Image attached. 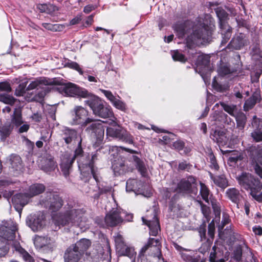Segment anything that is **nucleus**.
Instances as JSON below:
<instances>
[{"instance_id": "32", "label": "nucleus", "mask_w": 262, "mask_h": 262, "mask_svg": "<svg viewBox=\"0 0 262 262\" xmlns=\"http://www.w3.org/2000/svg\"><path fill=\"white\" fill-rule=\"evenodd\" d=\"M226 195L232 202L236 205L237 208H239L238 203L241 200L242 195L237 189L235 188L228 189L226 190Z\"/></svg>"}, {"instance_id": "9", "label": "nucleus", "mask_w": 262, "mask_h": 262, "mask_svg": "<svg viewBox=\"0 0 262 262\" xmlns=\"http://www.w3.org/2000/svg\"><path fill=\"white\" fill-rule=\"evenodd\" d=\"M85 102L92 110L96 116L106 118L113 115L111 107L104 105L103 102L96 96H91Z\"/></svg>"}, {"instance_id": "61", "label": "nucleus", "mask_w": 262, "mask_h": 262, "mask_svg": "<svg viewBox=\"0 0 262 262\" xmlns=\"http://www.w3.org/2000/svg\"><path fill=\"white\" fill-rule=\"evenodd\" d=\"M212 207L216 216H220L221 209L220 204L215 200H211Z\"/></svg>"}, {"instance_id": "18", "label": "nucleus", "mask_w": 262, "mask_h": 262, "mask_svg": "<svg viewBox=\"0 0 262 262\" xmlns=\"http://www.w3.org/2000/svg\"><path fill=\"white\" fill-rule=\"evenodd\" d=\"M44 219L43 213L38 211L27 216L26 224L33 231H37L42 228Z\"/></svg>"}, {"instance_id": "10", "label": "nucleus", "mask_w": 262, "mask_h": 262, "mask_svg": "<svg viewBox=\"0 0 262 262\" xmlns=\"http://www.w3.org/2000/svg\"><path fill=\"white\" fill-rule=\"evenodd\" d=\"M39 204L44 208H49L52 212H55L62 206L63 201L56 193L47 191L41 196Z\"/></svg>"}, {"instance_id": "2", "label": "nucleus", "mask_w": 262, "mask_h": 262, "mask_svg": "<svg viewBox=\"0 0 262 262\" xmlns=\"http://www.w3.org/2000/svg\"><path fill=\"white\" fill-rule=\"evenodd\" d=\"M214 27L213 19L207 15L203 23L200 20L193 26L192 34L186 38L187 46L190 47L192 44L200 45L209 42Z\"/></svg>"}, {"instance_id": "59", "label": "nucleus", "mask_w": 262, "mask_h": 262, "mask_svg": "<svg viewBox=\"0 0 262 262\" xmlns=\"http://www.w3.org/2000/svg\"><path fill=\"white\" fill-rule=\"evenodd\" d=\"M27 84L26 83H20L16 89L15 94L17 96H21L24 95L27 91H28L26 88Z\"/></svg>"}, {"instance_id": "56", "label": "nucleus", "mask_w": 262, "mask_h": 262, "mask_svg": "<svg viewBox=\"0 0 262 262\" xmlns=\"http://www.w3.org/2000/svg\"><path fill=\"white\" fill-rule=\"evenodd\" d=\"M171 56L174 61L185 62L186 60L184 55L181 53L178 50L173 51L171 53Z\"/></svg>"}, {"instance_id": "1", "label": "nucleus", "mask_w": 262, "mask_h": 262, "mask_svg": "<svg viewBox=\"0 0 262 262\" xmlns=\"http://www.w3.org/2000/svg\"><path fill=\"white\" fill-rule=\"evenodd\" d=\"M96 154L92 156L91 161L88 164L78 163V167L81 172V179L84 182H87L93 176L97 183V190H90L87 191L91 194V196L94 199H98L99 196L104 193L111 191V187L107 186L106 183L101 181L99 171L97 167L94 165V162L96 159Z\"/></svg>"}, {"instance_id": "45", "label": "nucleus", "mask_w": 262, "mask_h": 262, "mask_svg": "<svg viewBox=\"0 0 262 262\" xmlns=\"http://www.w3.org/2000/svg\"><path fill=\"white\" fill-rule=\"evenodd\" d=\"M212 85L213 88L219 92H226L230 88L228 83L226 82L223 84L219 83L216 80V77H214L213 79Z\"/></svg>"}, {"instance_id": "28", "label": "nucleus", "mask_w": 262, "mask_h": 262, "mask_svg": "<svg viewBox=\"0 0 262 262\" xmlns=\"http://www.w3.org/2000/svg\"><path fill=\"white\" fill-rule=\"evenodd\" d=\"M232 95L236 99L242 100L244 96L249 95V87L243 83H238L233 88Z\"/></svg>"}, {"instance_id": "35", "label": "nucleus", "mask_w": 262, "mask_h": 262, "mask_svg": "<svg viewBox=\"0 0 262 262\" xmlns=\"http://www.w3.org/2000/svg\"><path fill=\"white\" fill-rule=\"evenodd\" d=\"M45 188L44 185L39 183H35L31 185L29 187L28 192L26 193V194L30 199V198L42 193L45 190Z\"/></svg>"}, {"instance_id": "48", "label": "nucleus", "mask_w": 262, "mask_h": 262, "mask_svg": "<svg viewBox=\"0 0 262 262\" xmlns=\"http://www.w3.org/2000/svg\"><path fill=\"white\" fill-rule=\"evenodd\" d=\"M42 26L46 30L53 31H61L64 28V26L61 24H52L51 23H42Z\"/></svg>"}, {"instance_id": "37", "label": "nucleus", "mask_w": 262, "mask_h": 262, "mask_svg": "<svg viewBox=\"0 0 262 262\" xmlns=\"http://www.w3.org/2000/svg\"><path fill=\"white\" fill-rule=\"evenodd\" d=\"M212 251L209 256L210 262H225V257L223 251L217 250L215 246L213 247Z\"/></svg>"}, {"instance_id": "22", "label": "nucleus", "mask_w": 262, "mask_h": 262, "mask_svg": "<svg viewBox=\"0 0 262 262\" xmlns=\"http://www.w3.org/2000/svg\"><path fill=\"white\" fill-rule=\"evenodd\" d=\"M9 169L14 175L22 172L24 164L20 157L16 154H11L9 157Z\"/></svg>"}, {"instance_id": "54", "label": "nucleus", "mask_w": 262, "mask_h": 262, "mask_svg": "<svg viewBox=\"0 0 262 262\" xmlns=\"http://www.w3.org/2000/svg\"><path fill=\"white\" fill-rule=\"evenodd\" d=\"M0 101L6 104L13 105L15 101V99L12 96L6 94H0Z\"/></svg>"}, {"instance_id": "23", "label": "nucleus", "mask_w": 262, "mask_h": 262, "mask_svg": "<svg viewBox=\"0 0 262 262\" xmlns=\"http://www.w3.org/2000/svg\"><path fill=\"white\" fill-rule=\"evenodd\" d=\"M29 198L26 193H17L12 198V203L15 210L20 213L23 207L29 202Z\"/></svg>"}, {"instance_id": "52", "label": "nucleus", "mask_w": 262, "mask_h": 262, "mask_svg": "<svg viewBox=\"0 0 262 262\" xmlns=\"http://www.w3.org/2000/svg\"><path fill=\"white\" fill-rule=\"evenodd\" d=\"M13 129L11 124H6L0 128V133L3 138L9 136Z\"/></svg>"}, {"instance_id": "31", "label": "nucleus", "mask_w": 262, "mask_h": 262, "mask_svg": "<svg viewBox=\"0 0 262 262\" xmlns=\"http://www.w3.org/2000/svg\"><path fill=\"white\" fill-rule=\"evenodd\" d=\"M56 163L54 160L53 158L49 157L44 159L41 165V169L45 172L50 173L57 168Z\"/></svg>"}, {"instance_id": "57", "label": "nucleus", "mask_w": 262, "mask_h": 262, "mask_svg": "<svg viewBox=\"0 0 262 262\" xmlns=\"http://www.w3.org/2000/svg\"><path fill=\"white\" fill-rule=\"evenodd\" d=\"M251 137L256 142L262 141V128L255 129L251 133Z\"/></svg>"}, {"instance_id": "12", "label": "nucleus", "mask_w": 262, "mask_h": 262, "mask_svg": "<svg viewBox=\"0 0 262 262\" xmlns=\"http://www.w3.org/2000/svg\"><path fill=\"white\" fill-rule=\"evenodd\" d=\"M115 242L117 252L119 256L128 257L131 262H134L136 258V252L133 247L126 245L123 241L122 236L118 234L115 237Z\"/></svg>"}, {"instance_id": "62", "label": "nucleus", "mask_w": 262, "mask_h": 262, "mask_svg": "<svg viewBox=\"0 0 262 262\" xmlns=\"http://www.w3.org/2000/svg\"><path fill=\"white\" fill-rule=\"evenodd\" d=\"M100 91L103 94V95L107 98V99L112 103V104L114 102V101L117 98L116 96H114L113 93L108 90H105L103 89H100Z\"/></svg>"}, {"instance_id": "25", "label": "nucleus", "mask_w": 262, "mask_h": 262, "mask_svg": "<svg viewBox=\"0 0 262 262\" xmlns=\"http://www.w3.org/2000/svg\"><path fill=\"white\" fill-rule=\"evenodd\" d=\"M82 254L73 245L69 247L65 252L64 259L65 262H78Z\"/></svg>"}, {"instance_id": "58", "label": "nucleus", "mask_w": 262, "mask_h": 262, "mask_svg": "<svg viewBox=\"0 0 262 262\" xmlns=\"http://www.w3.org/2000/svg\"><path fill=\"white\" fill-rule=\"evenodd\" d=\"M236 121L237 123V127L239 130H243L245 127L246 122V118L245 116L241 115L236 117Z\"/></svg>"}, {"instance_id": "26", "label": "nucleus", "mask_w": 262, "mask_h": 262, "mask_svg": "<svg viewBox=\"0 0 262 262\" xmlns=\"http://www.w3.org/2000/svg\"><path fill=\"white\" fill-rule=\"evenodd\" d=\"M225 154H228V163L230 166L235 165L238 161L243 160L244 159V154L241 151L238 150H222Z\"/></svg>"}, {"instance_id": "5", "label": "nucleus", "mask_w": 262, "mask_h": 262, "mask_svg": "<svg viewBox=\"0 0 262 262\" xmlns=\"http://www.w3.org/2000/svg\"><path fill=\"white\" fill-rule=\"evenodd\" d=\"M125 150L130 153L135 151L122 146H113L110 148V158L112 162V168L116 176L124 173L128 170L125 158L120 155L121 150Z\"/></svg>"}, {"instance_id": "60", "label": "nucleus", "mask_w": 262, "mask_h": 262, "mask_svg": "<svg viewBox=\"0 0 262 262\" xmlns=\"http://www.w3.org/2000/svg\"><path fill=\"white\" fill-rule=\"evenodd\" d=\"M192 168V165L185 161H182L179 164V170H185L188 172L191 171Z\"/></svg>"}, {"instance_id": "53", "label": "nucleus", "mask_w": 262, "mask_h": 262, "mask_svg": "<svg viewBox=\"0 0 262 262\" xmlns=\"http://www.w3.org/2000/svg\"><path fill=\"white\" fill-rule=\"evenodd\" d=\"M112 104L115 107L121 111L125 112L127 109L126 103L120 100V97L119 96H117Z\"/></svg>"}, {"instance_id": "20", "label": "nucleus", "mask_w": 262, "mask_h": 262, "mask_svg": "<svg viewBox=\"0 0 262 262\" xmlns=\"http://www.w3.org/2000/svg\"><path fill=\"white\" fill-rule=\"evenodd\" d=\"M160 243L159 239L149 238L147 243L141 250V253L144 254L149 250L148 254L154 256H159L160 254Z\"/></svg>"}, {"instance_id": "33", "label": "nucleus", "mask_w": 262, "mask_h": 262, "mask_svg": "<svg viewBox=\"0 0 262 262\" xmlns=\"http://www.w3.org/2000/svg\"><path fill=\"white\" fill-rule=\"evenodd\" d=\"M261 99L260 94L259 92H255L252 95L246 100L244 105V110L245 111H248L252 108L256 103L260 101Z\"/></svg>"}, {"instance_id": "49", "label": "nucleus", "mask_w": 262, "mask_h": 262, "mask_svg": "<svg viewBox=\"0 0 262 262\" xmlns=\"http://www.w3.org/2000/svg\"><path fill=\"white\" fill-rule=\"evenodd\" d=\"M221 105L225 112H227L230 115L235 117L236 111V105L226 104L224 102H221Z\"/></svg>"}, {"instance_id": "38", "label": "nucleus", "mask_w": 262, "mask_h": 262, "mask_svg": "<svg viewBox=\"0 0 262 262\" xmlns=\"http://www.w3.org/2000/svg\"><path fill=\"white\" fill-rule=\"evenodd\" d=\"M50 84V82L48 80L43 78L39 79H36L33 81H32L27 88V89L32 90L34 89H44V86H46Z\"/></svg>"}, {"instance_id": "7", "label": "nucleus", "mask_w": 262, "mask_h": 262, "mask_svg": "<svg viewBox=\"0 0 262 262\" xmlns=\"http://www.w3.org/2000/svg\"><path fill=\"white\" fill-rule=\"evenodd\" d=\"M133 219V214L127 213L125 211L119 209L113 208L108 213L106 214L104 222L105 225L102 223H98L101 227L106 226L114 227L122 223L123 221L130 222Z\"/></svg>"}, {"instance_id": "21", "label": "nucleus", "mask_w": 262, "mask_h": 262, "mask_svg": "<svg viewBox=\"0 0 262 262\" xmlns=\"http://www.w3.org/2000/svg\"><path fill=\"white\" fill-rule=\"evenodd\" d=\"M142 221L149 228V234L152 236H157L159 231L160 230V224L156 213L152 212V219H149L148 216L142 217Z\"/></svg>"}, {"instance_id": "6", "label": "nucleus", "mask_w": 262, "mask_h": 262, "mask_svg": "<svg viewBox=\"0 0 262 262\" xmlns=\"http://www.w3.org/2000/svg\"><path fill=\"white\" fill-rule=\"evenodd\" d=\"M17 230L16 223L12 221H7L0 226V257L7 253V242L14 238Z\"/></svg>"}, {"instance_id": "3", "label": "nucleus", "mask_w": 262, "mask_h": 262, "mask_svg": "<svg viewBox=\"0 0 262 262\" xmlns=\"http://www.w3.org/2000/svg\"><path fill=\"white\" fill-rule=\"evenodd\" d=\"M64 211L53 216L55 224L59 228L67 226L80 227L85 212L83 209L72 203H68L64 207Z\"/></svg>"}, {"instance_id": "4", "label": "nucleus", "mask_w": 262, "mask_h": 262, "mask_svg": "<svg viewBox=\"0 0 262 262\" xmlns=\"http://www.w3.org/2000/svg\"><path fill=\"white\" fill-rule=\"evenodd\" d=\"M238 183L243 188L250 190V194L258 202L262 201V183L250 173L243 172L237 177Z\"/></svg>"}, {"instance_id": "34", "label": "nucleus", "mask_w": 262, "mask_h": 262, "mask_svg": "<svg viewBox=\"0 0 262 262\" xmlns=\"http://www.w3.org/2000/svg\"><path fill=\"white\" fill-rule=\"evenodd\" d=\"M209 175L214 184L221 188L224 189L228 186V181L224 175L214 176L210 172H209Z\"/></svg>"}, {"instance_id": "41", "label": "nucleus", "mask_w": 262, "mask_h": 262, "mask_svg": "<svg viewBox=\"0 0 262 262\" xmlns=\"http://www.w3.org/2000/svg\"><path fill=\"white\" fill-rule=\"evenodd\" d=\"M217 72L221 77V80H222V77L225 76H227L228 78H231L232 76H234V71L231 70L227 64H222L219 68Z\"/></svg>"}, {"instance_id": "36", "label": "nucleus", "mask_w": 262, "mask_h": 262, "mask_svg": "<svg viewBox=\"0 0 262 262\" xmlns=\"http://www.w3.org/2000/svg\"><path fill=\"white\" fill-rule=\"evenodd\" d=\"M91 242L86 238H82L73 246L82 255L91 246Z\"/></svg>"}, {"instance_id": "43", "label": "nucleus", "mask_w": 262, "mask_h": 262, "mask_svg": "<svg viewBox=\"0 0 262 262\" xmlns=\"http://www.w3.org/2000/svg\"><path fill=\"white\" fill-rule=\"evenodd\" d=\"M132 160L138 171L142 176L146 172V168L144 162L136 156H132Z\"/></svg>"}, {"instance_id": "40", "label": "nucleus", "mask_w": 262, "mask_h": 262, "mask_svg": "<svg viewBox=\"0 0 262 262\" xmlns=\"http://www.w3.org/2000/svg\"><path fill=\"white\" fill-rule=\"evenodd\" d=\"M200 194L202 199L207 203L209 204V201L212 200L211 197L212 194L209 188L204 183L200 182Z\"/></svg>"}, {"instance_id": "15", "label": "nucleus", "mask_w": 262, "mask_h": 262, "mask_svg": "<svg viewBox=\"0 0 262 262\" xmlns=\"http://www.w3.org/2000/svg\"><path fill=\"white\" fill-rule=\"evenodd\" d=\"M86 130L90 134L92 140L95 141V145L99 146L102 143L104 135V128L102 123L95 122Z\"/></svg>"}, {"instance_id": "27", "label": "nucleus", "mask_w": 262, "mask_h": 262, "mask_svg": "<svg viewBox=\"0 0 262 262\" xmlns=\"http://www.w3.org/2000/svg\"><path fill=\"white\" fill-rule=\"evenodd\" d=\"M206 232V230L204 227H200L199 230L201 241L202 242L204 241V243L199 248V251L202 253H205L210 249L212 242L210 238H207Z\"/></svg>"}, {"instance_id": "47", "label": "nucleus", "mask_w": 262, "mask_h": 262, "mask_svg": "<svg viewBox=\"0 0 262 262\" xmlns=\"http://www.w3.org/2000/svg\"><path fill=\"white\" fill-rule=\"evenodd\" d=\"M181 256L185 262H199V259L193 255V252L187 249L181 253Z\"/></svg>"}, {"instance_id": "13", "label": "nucleus", "mask_w": 262, "mask_h": 262, "mask_svg": "<svg viewBox=\"0 0 262 262\" xmlns=\"http://www.w3.org/2000/svg\"><path fill=\"white\" fill-rule=\"evenodd\" d=\"M176 191L180 193L196 195L198 189L196 179L192 176L183 179L178 184Z\"/></svg>"}, {"instance_id": "16", "label": "nucleus", "mask_w": 262, "mask_h": 262, "mask_svg": "<svg viewBox=\"0 0 262 262\" xmlns=\"http://www.w3.org/2000/svg\"><path fill=\"white\" fill-rule=\"evenodd\" d=\"M61 90L63 94L66 96L75 97L77 96L82 98H87L89 96V93L84 89L79 88L76 85L69 83L61 87Z\"/></svg>"}, {"instance_id": "14", "label": "nucleus", "mask_w": 262, "mask_h": 262, "mask_svg": "<svg viewBox=\"0 0 262 262\" xmlns=\"http://www.w3.org/2000/svg\"><path fill=\"white\" fill-rule=\"evenodd\" d=\"M106 136L115 138L120 141L128 143H133V136L124 128L118 126L117 128L107 127Z\"/></svg>"}, {"instance_id": "17", "label": "nucleus", "mask_w": 262, "mask_h": 262, "mask_svg": "<svg viewBox=\"0 0 262 262\" xmlns=\"http://www.w3.org/2000/svg\"><path fill=\"white\" fill-rule=\"evenodd\" d=\"M196 71L202 77L205 79V77L210 74L211 67L210 64V57L207 55H201L196 60Z\"/></svg>"}, {"instance_id": "63", "label": "nucleus", "mask_w": 262, "mask_h": 262, "mask_svg": "<svg viewBox=\"0 0 262 262\" xmlns=\"http://www.w3.org/2000/svg\"><path fill=\"white\" fill-rule=\"evenodd\" d=\"M208 229V236H209L208 238H210L212 242L214 238L215 231V225L213 221L209 224Z\"/></svg>"}, {"instance_id": "55", "label": "nucleus", "mask_w": 262, "mask_h": 262, "mask_svg": "<svg viewBox=\"0 0 262 262\" xmlns=\"http://www.w3.org/2000/svg\"><path fill=\"white\" fill-rule=\"evenodd\" d=\"M208 159L210 163V168L215 170H217L219 169V166L217 163L214 155L212 152L208 154Z\"/></svg>"}, {"instance_id": "30", "label": "nucleus", "mask_w": 262, "mask_h": 262, "mask_svg": "<svg viewBox=\"0 0 262 262\" xmlns=\"http://www.w3.org/2000/svg\"><path fill=\"white\" fill-rule=\"evenodd\" d=\"M245 35L239 34L234 37L227 46V48L234 50H239L245 44Z\"/></svg>"}, {"instance_id": "46", "label": "nucleus", "mask_w": 262, "mask_h": 262, "mask_svg": "<svg viewBox=\"0 0 262 262\" xmlns=\"http://www.w3.org/2000/svg\"><path fill=\"white\" fill-rule=\"evenodd\" d=\"M189 21L185 23L184 24H178L174 27V30L179 38H184L187 34V26L189 25Z\"/></svg>"}, {"instance_id": "8", "label": "nucleus", "mask_w": 262, "mask_h": 262, "mask_svg": "<svg viewBox=\"0 0 262 262\" xmlns=\"http://www.w3.org/2000/svg\"><path fill=\"white\" fill-rule=\"evenodd\" d=\"M82 139L80 137L78 142V147L75 150L74 155H72L68 151L61 153L60 156V162L59 164L60 169L65 178H67L70 174L72 166L75 159L77 156H81L83 153L81 147Z\"/></svg>"}, {"instance_id": "50", "label": "nucleus", "mask_w": 262, "mask_h": 262, "mask_svg": "<svg viewBox=\"0 0 262 262\" xmlns=\"http://www.w3.org/2000/svg\"><path fill=\"white\" fill-rule=\"evenodd\" d=\"M138 181L136 179H128L126 184V190L127 192L136 191L137 190Z\"/></svg>"}, {"instance_id": "24", "label": "nucleus", "mask_w": 262, "mask_h": 262, "mask_svg": "<svg viewBox=\"0 0 262 262\" xmlns=\"http://www.w3.org/2000/svg\"><path fill=\"white\" fill-rule=\"evenodd\" d=\"M61 137L67 144H69L73 141L75 142L78 136L76 130L64 127L61 130Z\"/></svg>"}, {"instance_id": "29", "label": "nucleus", "mask_w": 262, "mask_h": 262, "mask_svg": "<svg viewBox=\"0 0 262 262\" xmlns=\"http://www.w3.org/2000/svg\"><path fill=\"white\" fill-rule=\"evenodd\" d=\"M211 138L217 143L220 146H225L228 144V139L225 133L223 130H215L213 133L211 134Z\"/></svg>"}, {"instance_id": "19", "label": "nucleus", "mask_w": 262, "mask_h": 262, "mask_svg": "<svg viewBox=\"0 0 262 262\" xmlns=\"http://www.w3.org/2000/svg\"><path fill=\"white\" fill-rule=\"evenodd\" d=\"M34 244L37 249L46 250H52L55 246V240L48 236H36L34 239Z\"/></svg>"}, {"instance_id": "44", "label": "nucleus", "mask_w": 262, "mask_h": 262, "mask_svg": "<svg viewBox=\"0 0 262 262\" xmlns=\"http://www.w3.org/2000/svg\"><path fill=\"white\" fill-rule=\"evenodd\" d=\"M220 29L221 31V34L222 35L221 45L224 46L230 39L231 36L232 28L228 25H226V26L224 27L223 28Z\"/></svg>"}, {"instance_id": "64", "label": "nucleus", "mask_w": 262, "mask_h": 262, "mask_svg": "<svg viewBox=\"0 0 262 262\" xmlns=\"http://www.w3.org/2000/svg\"><path fill=\"white\" fill-rule=\"evenodd\" d=\"M242 256V250L240 247H236L233 251V258L237 261H241Z\"/></svg>"}, {"instance_id": "51", "label": "nucleus", "mask_w": 262, "mask_h": 262, "mask_svg": "<svg viewBox=\"0 0 262 262\" xmlns=\"http://www.w3.org/2000/svg\"><path fill=\"white\" fill-rule=\"evenodd\" d=\"M40 140L43 141L46 145L49 143L51 138L52 133L49 132V129H45L41 130Z\"/></svg>"}, {"instance_id": "39", "label": "nucleus", "mask_w": 262, "mask_h": 262, "mask_svg": "<svg viewBox=\"0 0 262 262\" xmlns=\"http://www.w3.org/2000/svg\"><path fill=\"white\" fill-rule=\"evenodd\" d=\"M215 12L219 20L220 28H223L224 27L228 25L226 23L228 17L227 12L221 8H217L215 9Z\"/></svg>"}, {"instance_id": "42", "label": "nucleus", "mask_w": 262, "mask_h": 262, "mask_svg": "<svg viewBox=\"0 0 262 262\" xmlns=\"http://www.w3.org/2000/svg\"><path fill=\"white\" fill-rule=\"evenodd\" d=\"M11 124L16 127H19L24 123L22 118L21 112L17 109L14 111L13 115L11 116Z\"/></svg>"}, {"instance_id": "11", "label": "nucleus", "mask_w": 262, "mask_h": 262, "mask_svg": "<svg viewBox=\"0 0 262 262\" xmlns=\"http://www.w3.org/2000/svg\"><path fill=\"white\" fill-rule=\"evenodd\" d=\"M88 111L81 106H75L71 111L72 125H80L85 127L93 122V119L88 117Z\"/></svg>"}]
</instances>
